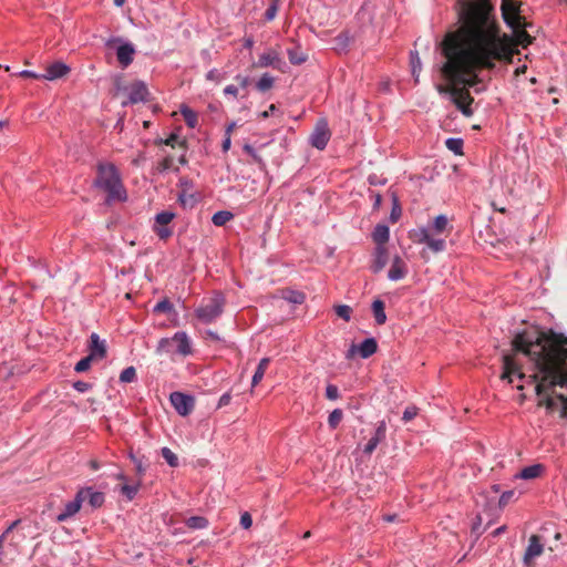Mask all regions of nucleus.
Instances as JSON below:
<instances>
[{
    "instance_id": "obj_1",
    "label": "nucleus",
    "mask_w": 567,
    "mask_h": 567,
    "mask_svg": "<svg viewBox=\"0 0 567 567\" xmlns=\"http://www.w3.org/2000/svg\"><path fill=\"white\" fill-rule=\"evenodd\" d=\"M463 27L457 32L447 33L441 43L444 62L439 71L446 84L437 83L439 94L454 97L461 86L476 87V70L492 69L495 61L506 55L491 7L485 0L463 1L460 10Z\"/></svg>"
},
{
    "instance_id": "obj_2",
    "label": "nucleus",
    "mask_w": 567,
    "mask_h": 567,
    "mask_svg": "<svg viewBox=\"0 0 567 567\" xmlns=\"http://www.w3.org/2000/svg\"><path fill=\"white\" fill-rule=\"evenodd\" d=\"M512 346L513 353L503 357L502 379L532 383L550 409L555 399L567 398V336L532 328L517 333Z\"/></svg>"
},
{
    "instance_id": "obj_3",
    "label": "nucleus",
    "mask_w": 567,
    "mask_h": 567,
    "mask_svg": "<svg viewBox=\"0 0 567 567\" xmlns=\"http://www.w3.org/2000/svg\"><path fill=\"white\" fill-rule=\"evenodd\" d=\"M94 185L107 193L106 202L125 200L126 194L117 169L112 164L99 165Z\"/></svg>"
},
{
    "instance_id": "obj_4",
    "label": "nucleus",
    "mask_w": 567,
    "mask_h": 567,
    "mask_svg": "<svg viewBox=\"0 0 567 567\" xmlns=\"http://www.w3.org/2000/svg\"><path fill=\"white\" fill-rule=\"evenodd\" d=\"M155 353L189 355L192 353V341L185 331H177L172 338H162L156 347Z\"/></svg>"
},
{
    "instance_id": "obj_5",
    "label": "nucleus",
    "mask_w": 567,
    "mask_h": 567,
    "mask_svg": "<svg viewBox=\"0 0 567 567\" xmlns=\"http://www.w3.org/2000/svg\"><path fill=\"white\" fill-rule=\"evenodd\" d=\"M498 493V485L491 486L489 491L482 492L476 496V506L483 507L485 511H492L496 507L502 509L515 497L516 494L515 491L511 489L502 493V495L497 498Z\"/></svg>"
},
{
    "instance_id": "obj_6",
    "label": "nucleus",
    "mask_w": 567,
    "mask_h": 567,
    "mask_svg": "<svg viewBox=\"0 0 567 567\" xmlns=\"http://www.w3.org/2000/svg\"><path fill=\"white\" fill-rule=\"evenodd\" d=\"M225 297L220 292H215L207 303L199 306L195 310L196 318L205 323H212L224 312Z\"/></svg>"
},
{
    "instance_id": "obj_7",
    "label": "nucleus",
    "mask_w": 567,
    "mask_h": 567,
    "mask_svg": "<svg viewBox=\"0 0 567 567\" xmlns=\"http://www.w3.org/2000/svg\"><path fill=\"white\" fill-rule=\"evenodd\" d=\"M105 47L114 48L120 65L125 69L134 60L135 47L128 40L122 37H111L104 42Z\"/></svg>"
},
{
    "instance_id": "obj_8",
    "label": "nucleus",
    "mask_w": 567,
    "mask_h": 567,
    "mask_svg": "<svg viewBox=\"0 0 567 567\" xmlns=\"http://www.w3.org/2000/svg\"><path fill=\"white\" fill-rule=\"evenodd\" d=\"M330 136L331 133L327 120L320 118L317 121L315 130L312 131L309 141L311 146L319 151H322L327 147Z\"/></svg>"
},
{
    "instance_id": "obj_9",
    "label": "nucleus",
    "mask_w": 567,
    "mask_h": 567,
    "mask_svg": "<svg viewBox=\"0 0 567 567\" xmlns=\"http://www.w3.org/2000/svg\"><path fill=\"white\" fill-rule=\"evenodd\" d=\"M81 503L87 504L92 509L100 508L105 502L104 493L96 491L92 486L81 487L78 492Z\"/></svg>"
},
{
    "instance_id": "obj_10",
    "label": "nucleus",
    "mask_w": 567,
    "mask_h": 567,
    "mask_svg": "<svg viewBox=\"0 0 567 567\" xmlns=\"http://www.w3.org/2000/svg\"><path fill=\"white\" fill-rule=\"evenodd\" d=\"M174 217L175 214L168 210H163L155 215V225L153 230L159 239H167L173 235L172 228L167 227V225L174 219Z\"/></svg>"
},
{
    "instance_id": "obj_11",
    "label": "nucleus",
    "mask_w": 567,
    "mask_h": 567,
    "mask_svg": "<svg viewBox=\"0 0 567 567\" xmlns=\"http://www.w3.org/2000/svg\"><path fill=\"white\" fill-rule=\"evenodd\" d=\"M169 400L176 412L182 416L188 415L194 409V398L192 395L173 392Z\"/></svg>"
},
{
    "instance_id": "obj_12",
    "label": "nucleus",
    "mask_w": 567,
    "mask_h": 567,
    "mask_svg": "<svg viewBox=\"0 0 567 567\" xmlns=\"http://www.w3.org/2000/svg\"><path fill=\"white\" fill-rule=\"evenodd\" d=\"M466 87L467 86H461L451 102L457 107V110L461 111L464 116L471 117L473 115L471 104L474 100L470 95V92L466 90Z\"/></svg>"
},
{
    "instance_id": "obj_13",
    "label": "nucleus",
    "mask_w": 567,
    "mask_h": 567,
    "mask_svg": "<svg viewBox=\"0 0 567 567\" xmlns=\"http://www.w3.org/2000/svg\"><path fill=\"white\" fill-rule=\"evenodd\" d=\"M378 350V343L374 338L364 339L359 346L352 344L350 349L347 351V359L353 357L355 352L360 354L362 359H368L372 354H374Z\"/></svg>"
},
{
    "instance_id": "obj_14",
    "label": "nucleus",
    "mask_w": 567,
    "mask_h": 567,
    "mask_svg": "<svg viewBox=\"0 0 567 567\" xmlns=\"http://www.w3.org/2000/svg\"><path fill=\"white\" fill-rule=\"evenodd\" d=\"M544 551V545L540 542L539 536L532 535L528 539V545L526 547L523 560L526 566H530L533 560L539 557Z\"/></svg>"
},
{
    "instance_id": "obj_15",
    "label": "nucleus",
    "mask_w": 567,
    "mask_h": 567,
    "mask_svg": "<svg viewBox=\"0 0 567 567\" xmlns=\"http://www.w3.org/2000/svg\"><path fill=\"white\" fill-rule=\"evenodd\" d=\"M386 435V423L384 420L378 422L373 435L369 439L363 447V453L370 455L377 446L385 439Z\"/></svg>"
},
{
    "instance_id": "obj_16",
    "label": "nucleus",
    "mask_w": 567,
    "mask_h": 567,
    "mask_svg": "<svg viewBox=\"0 0 567 567\" xmlns=\"http://www.w3.org/2000/svg\"><path fill=\"white\" fill-rule=\"evenodd\" d=\"M148 95L146 85L143 82H135L128 90L127 101L122 102V106L145 102Z\"/></svg>"
},
{
    "instance_id": "obj_17",
    "label": "nucleus",
    "mask_w": 567,
    "mask_h": 567,
    "mask_svg": "<svg viewBox=\"0 0 567 567\" xmlns=\"http://www.w3.org/2000/svg\"><path fill=\"white\" fill-rule=\"evenodd\" d=\"M81 506H82V503H81L80 497H79V495L76 493L74 499L68 502L64 505V508L61 511V513H59L56 515L55 520L58 523L66 522L68 519H70L71 517L75 516L80 512Z\"/></svg>"
},
{
    "instance_id": "obj_18",
    "label": "nucleus",
    "mask_w": 567,
    "mask_h": 567,
    "mask_svg": "<svg viewBox=\"0 0 567 567\" xmlns=\"http://www.w3.org/2000/svg\"><path fill=\"white\" fill-rule=\"evenodd\" d=\"M90 355L94 359H103L106 355V343L97 333L93 332L90 336Z\"/></svg>"
},
{
    "instance_id": "obj_19",
    "label": "nucleus",
    "mask_w": 567,
    "mask_h": 567,
    "mask_svg": "<svg viewBox=\"0 0 567 567\" xmlns=\"http://www.w3.org/2000/svg\"><path fill=\"white\" fill-rule=\"evenodd\" d=\"M408 269L405 262L400 256H395L388 272V278L391 281H398L405 277Z\"/></svg>"
},
{
    "instance_id": "obj_20",
    "label": "nucleus",
    "mask_w": 567,
    "mask_h": 567,
    "mask_svg": "<svg viewBox=\"0 0 567 567\" xmlns=\"http://www.w3.org/2000/svg\"><path fill=\"white\" fill-rule=\"evenodd\" d=\"M281 64H284V62L275 50H268L260 54L257 62L259 68L272 66L275 69H280Z\"/></svg>"
},
{
    "instance_id": "obj_21",
    "label": "nucleus",
    "mask_w": 567,
    "mask_h": 567,
    "mask_svg": "<svg viewBox=\"0 0 567 567\" xmlns=\"http://www.w3.org/2000/svg\"><path fill=\"white\" fill-rule=\"evenodd\" d=\"M69 71L70 68L65 63L54 62L47 68L45 73L42 74L41 78L49 81H53L64 76L66 73H69Z\"/></svg>"
},
{
    "instance_id": "obj_22",
    "label": "nucleus",
    "mask_w": 567,
    "mask_h": 567,
    "mask_svg": "<svg viewBox=\"0 0 567 567\" xmlns=\"http://www.w3.org/2000/svg\"><path fill=\"white\" fill-rule=\"evenodd\" d=\"M544 466L540 463H534L530 466L523 468L519 473L515 474V478L534 480L542 475Z\"/></svg>"
},
{
    "instance_id": "obj_23",
    "label": "nucleus",
    "mask_w": 567,
    "mask_h": 567,
    "mask_svg": "<svg viewBox=\"0 0 567 567\" xmlns=\"http://www.w3.org/2000/svg\"><path fill=\"white\" fill-rule=\"evenodd\" d=\"M502 10H503V18H504L505 22L509 27L514 28L515 27V13L517 10V2L504 0Z\"/></svg>"
},
{
    "instance_id": "obj_24",
    "label": "nucleus",
    "mask_w": 567,
    "mask_h": 567,
    "mask_svg": "<svg viewBox=\"0 0 567 567\" xmlns=\"http://www.w3.org/2000/svg\"><path fill=\"white\" fill-rule=\"evenodd\" d=\"M388 262L386 250L383 246H378L374 252V260L371 269L374 274L380 272Z\"/></svg>"
},
{
    "instance_id": "obj_25",
    "label": "nucleus",
    "mask_w": 567,
    "mask_h": 567,
    "mask_svg": "<svg viewBox=\"0 0 567 567\" xmlns=\"http://www.w3.org/2000/svg\"><path fill=\"white\" fill-rule=\"evenodd\" d=\"M374 320L377 324L381 326L386 321V315L384 311V302L380 299H375L371 306Z\"/></svg>"
},
{
    "instance_id": "obj_26",
    "label": "nucleus",
    "mask_w": 567,
    "mask_h": 567,
    "mask_svg": "<svg viewBox=\"0 0 567 567\" xmlns=\"http://www.w3.org/2000/svg\"><path fill=\"white\" fill-rule=\"evenodd\" d=\"M390 238V229L386 225L379 224L374 227L373 230V239L379 245L382 246Z\"/></svg>"
},
{
    "instance_id": "obj_27",
    "label": "nucleus",
    "mask_w": 567,
    "mask_h": 567,
    "mask_svg": "<svg viewBox=\"0 0 567 567\" xmlns=\"http://www.w3.org/2000/svg\"><path fill=\"white\" fill-rule=\"evenodd\" d=\"M410 65H411V73H412V76L414 78V81L419 82V76L422 71V62H421L417 51L410 52Z\"/></svg>"
},
{
    "instance_id": "obj_28",
    "label": "nucleus",
    "mask_w": 567,
    "mask_h": 567,
    "mask_svg": "<svg viewBox=\"0 0 567 567\" xmlns=\"http://www.w3.org/2000/svg\"><path fill=\"white\" fill-rule=\"evenodd\" d=\"M269 358H262L259 363H258V367L252 375V379H251V385L252 386H256L264 378L265 375V371L269 364Z\"/></svg>"
},
{
    "instance_id": "obj_29",
    "label": "nucleus",
    "mask_w": 567,
    "mask_h": 567,
    "mask_svg": "<svg viewBox=\"0 0 567 567\" xmlns=\"http://www.w3.org/2000/svg\"><path fill=\"white\" fill-rule=\"evenodd\" d=\"M432 231L430 228L420 227L417 229H413L411 233V237L417 244H426Z\"/></svg>"
},
{
    "instance_id": "obj_30",
    "label": "nucleus",
    "mask_w": 567,
    "mask_h": 567,
    "mask_svg": "<svg viewBox=\"0 0 567 567\" xmlns=\"http://www.w3.org/2000/svg\"><path fill=\"white\" fill-rule=\"evenodd\" d=\"M234 218V214L229 210H219V212H216L213 217H212V221L215 226H224L226 225L229 220H231Z\"/></svg>"
},
{
    "instance_id": "obj_31",
    "label": "nucleus",
    "mask_w": 567,
    "mask_h": 567,
    "mask_svg": "<svg viewBox=\"0 0 567 567\" xmlns=\"http://www.w3.org/2000/svg\"><path fill=\"white\" fill-rule=\"evenodd\" d=\"M434 234H431L427 243L425 244L427 248L433 252H442L446 248V241L443 238H435L433 236Z\"/></svg>"
},
{
    "instance_id": "obj_32",
    "label": "nucleus",
    "mask_w": 567,
    "mask_h": 567,
    "mask_svg": "<svg viewBox=\"0 0 567 567\" xmlns=\"http://www.w3.org/2000/svg\"><path fill=\"white\" fill-rule=\"evenodd\" d=\"M449 225V219L445 215H439L433 220L432 227L430 228L432 234L439 235L443 233Z\"/></svg>"
},
{
    "instance_id": "obj_33",
    "label": "nucleus",
    "mask_w": 567,
    "mask_h": 567,
    "mask_svg": "<svg viewBox=\"0 0 567 567\" xmlns=\"http://www.w3.org/2000/svg\"><path fill=\"white\" fill-rule=\"evenodd\" d=\"M445 145L449 151L454 153L455 155H461L463 153V140L460 137H449L445 141Z\"/></svg>"
},
{
    "instance_id": "obj_34",
    "label": "nucleus",
    "mask_w": 567,
    "mask_h": 567,
    "mask_svg": "<svg viewBox=\"0 0 567 567\" xmlns=\"http://www.w3.org/2000/svg\"><path fill=\"white\" fill-rule=\"evenodd\" d=\"M181 114L189 127L194 128L197 125V114L192 109L186 105H182Z\"/></svg>"
},
{
    "instance_id": "obj_35",
    "label": "nucleus",
    "mask_w": 567,
    "mask_h": 567,
    "mask_svg": "<svg viewBox=\"0 0 567 567\" xmlns=\"http://www.w3.org/2000/svg\"><path fill=\"white\" fill-rule=\"evenodd\" d=\"M275 79L269 73H264L256 83V87L260 92L270 90L274 85Z\"/></svg>"
},
{
    "instance_id": "obj_36",
    "label": "nucleus",
    "mask_w": 567,
    "mask_h": 567,
    "mask_svg": "<svg viewBox=\"0 0 567 567\" xmlns=\"http://www.w3.org/2000/svg\"><path fill=\"white\" fill-rule=\"evenodd\" d=\"M173 311L174 305L167 298L162 299L153 307L154 313H171Z\"/></svg>"
},
{
    "instance_id": "obj_37",
    "label": "nucleus",
    "mask_w": 567,
    "mask_h": 567,
    "mask_svg": "<svg viewBox=\"0 0 567 567\" xmlns=\"http://www.w3.org/2000/svg\"><path fill=\"white\" fill-rule=\"evenodd\" d=\"M186 525L193 529H203L207 527L208 520L203 516H192L186 520Z\"/></svg>"
},
{
    "instance_id": "obj_38",
    "label": "nucleus",
    "mask_w": 567,
    "mask_h": 567,
    "mask_svg": "<svg viewBox=\"0 0 567 567\" xmlns=\"http://www.w3.org/2000/svg\"><path fill=\"white\" fill-rule=\"evenodd\" d=\"M287 53L291 64L299 65L307 60L306 54L298 49H288Z\"/></svg>"
},
{
    "instance_id": "obj_39",
    "label": "nucleus",
    "mask_w": 567,
    "mask_h": 567,
    "mask_svg": "<svg viewBox=\"0 0 567 567\" xmlns=\"http://www.w3.org/2000/svg\"><path fill=\"white\" fill-rule=\"evenodd\" d=\"M138 491V485L123 484L120 487L121 494L127 499L132 501Z\"/></svg>"
},
{
    "instance_id": "obj_40",
    "label": "nucleus",
    "mask_w": 567,
    "mask_h": 567,
    "mask_svg": "<svg viewBox=\"0 0 567 567\" xmlns=\"http://www.w3.org/2000/svg\"><path fill=\"white\" fill-rule=\"evenodd\" d=\"M284 298L295 305H300L305 301V295L300 291L289 290L286 292Z\"/></svg>"
},
{
    "instance_id": "obj_41",
    "label": "nucleus",
    "mask_w": 567,
    "mask_h": 567,
    "mask_svg": "<svg viewBox=\"0 0 567 567\" xmlns=\"http://www.w3.org/2000/svg\"><path fill=\"white\" fill-rule=\"evenodd\" d=\"M136 379V370L134 367L125 368L120 374V382L130 383Z\"/></svg>"
},
{
    "instance_id": "obj_42",
    "label": "nucleus",
    "mask_w": 567,
    "mask_h": 567,
    "mask_svg": "<svg viewBox=\"0 0 567 567\" xmlns=\"http://www.w3.org/2000/svg\"><path fill=\"white\" fill-rule=\"evenodd\" d=\"M343 412L341 409H334L328 416V424L331 429H336L341 422Z\"/></svg>"
},
{
    "instance_id": "obj_43",
    "label": "nucleus",
    "mask_w": 567,
    "mask_h": 567,
    "mask_svg": "<svg viewBox=\"0 0 567 567\" xmlns=\"http://www.w3.org/2000/svg\"><path fill=\"white\" fill-rule=\"evenodd\" d=\"M178 202L184 206V207H193L196 203H197V199H196V196L195 194H187L186 192H182L179 195H178Z\"/></svg>"
},
{
    "instance_id": "obj_44",
    "label": "nucleus",
    "mask_w": 567,
    "mask_h": 567,
    "mask_svg": "<svg viewBox=\"0 0 567 567\" xmlns=\"http://www.w3.org/2000/svg\"><path fill=\"white\" fill-rule=\"evenodd\" d=\"M401 206L399 204L398 197L395 194L392 195V209L390 213L391 221H396L401 216Z\"/></svg>"
},
{
    "instance_id": "obj_45",
    "label": "nucleus",
    "mask_w": 567,
    "mask_h": 567,
    "mask_svg": "<svg viewBox=\"0 0 567 567\" xmlns=\"http://www.w3.org/2000/svg\"><path fill=\"white\" fill-rule=\"evenodd\" d=\"M336 310V313L342 318L344 321H350L351 319V313H352V309L351 307L347 306V305H339L334 308Z\"/></svg>"
},
{
    "instance_id": "obj_46",
    "label": "nucleus",
    "mask_w": 567,
    "mask_h": 567,
    "mask_svg": "<svg viewBox=\"0 0 567 567\" xmlns=\"http://www.w3.org/2000/svg\"><path fill=\"white\" fill-rule=\"evenodd\" d=\"M94 360V358H92L90 354L86 355L85 358L81 359L74 367V370L76 372H84L86 370L90 369L91 367V362Z\"/></svg>"
},
{
    "instance_id": "obj_47",
    "label": "nucleus",
    "mask_w": 567,
    "mask_h": 567,
    "mask_svg": "<svg viewBox=\"0 0 567 567\" xmlns=\"http://www.w3.org/2000/svg\"><path fill=\"white\" fill-rule=\"evenodd\" d=\"M178 140H179V136L177 133H171L168 137L159 138L155 143L174 147L175 144L178 142Z\"/></svg>"
},
{
    "instance_id": "obj_48",
    "label": "nucleus",
    "mask_w": 567,
    "mask_h": 567,
    "mask_svg": "<svg viewBox=\"0 0 567 567\" xmlns=\"http://www.w3.org/2000/svg\"><path fill=\"white\" fill-rule=\"evenodd\" d=\"M244 152L247 153L249 156H251V158L254 159V162L258 163V164H261L262 163V158L261 156L256 152L255 147L249 145V144H246L244 146Z\"/></svg>"
},
{
    "instance_id": "obj_49",
    "label": "nucleus",
    "mask_w": 567,
    "mask_h": 567,
    "mask_svg": "<svg viewBox=\"0 0 567 567\" xmlns=\"http://www.w3.org/2000/svg\"><path fill=\"white\" fill-rule=\"evenodd\" d=\"M326 396L327 399L334 401L339 398V389L334 384H328L326 388Z\"/></svg>"
},
{
    "instance_id": "obj_50",
    "label": "nucleus",
    "mask_w": 567,
    "mask_h": 567,
    "mask_svg": "<svg viewBox=\"0 0 567 567\" xmlns=\"http://www.w3.org/2000/svg\"><path fill=\"white\" fill-rule=\"evenodd\" d=\"M416 415H417V408H415V406H408L403 411L402 420L404 422H409V421L413 420Z\"/></svg>"
},
{
    "instance_id": "obj_51",
    "label": "nucleus",
    "mask_w": 567,
    "mask_h": 567,
    "mask_svg": "<svg viewBox=\"0 0 567 567\" xmlns=\"http://www.w3.org/2000/svg\"><path fill=\"white\" fill-rule=\"evenodd\" d=\"M206 79L208 81H214L216 83H219L223 80V74L217 69H212L207 72Z\"/></svg>"
},
{
    "instance_id": "obj_52",
    "label": "nucleus",
    "mask_w": 567,
    "mask_h": 567,
    "mask_svg": "<svg viewBox=\"0 0 567 567\" xmlns=\"http://www.w3.org/2000/svg\"><path fill=\"white\" fill-rule=\"evenodd\" d=\"M92 385L85 381H76L73 383V389L78 391L79 393H85L87 392Z\"/></svg>"
},
{
    "instance_id": "obj_53",
    "label": "nucleus",
    "mask_w": 567,
    "mask_h": 567,
    "mask_svg": "<svg viewBox=\"0 0 567 567\" xmlns=\"http://www.w3.org/2000/svg\"><path fill=\"white\" fill-rule=\"evenodd\" d=\"M240 525L243 528L248 529L252 525V518L248 512H245L240 516Z\"/></svg>"
},
{
    "instance_id": "obj_54",
    "label": "nucleus",
    "mask_w": 567,
    "mask_h": 567,
    "mask_svg": "<svg viewBox=\"0 0 567 567\" xmlns=\"http://www.w3.org/2000/svg\"><path fill=\"white\" fill-rule=\"evenodd\" d=\"M277 10H278L277 3L276 2L271 3L265 12V19L268 21L272 20L276 17Z\"/></svg>"
},
{
    "instance_id": "obj_55",
    "label": "nucleus",
    "mask_w": 567,
    "mask_h": 567,
    "mask_svg": "<svg viewBox=\"0 0 567 567\" xmlns=\"http://www.w3.org/2000/svg\"><path fill=\"white\" fill-rule=\"evenodd\" d=\"M368 182H369L370 185L382 186V185H384L386 183V179L385 178H381V177H379L375 174H372V175H369Z\"/></svg>"
},
{
    "instance_id": "obj_56",
    "label": "nucleus",
    "mask_w": 567,
    "mask_h": 567,
    "mask_svg": "<svg viewBox=\"0 0 567 567\" xmlns=\"http://www.w3.org/2000/svg\"><path fill=\"white\" fill-rule=\"evenodd\" d=\"M560 404L561 409H560V415L561 417L564 419H567V398H564V399H555V406L557 404Z\"/></svg>"
},
{
    "instance_id": "obj_57",
    "label": "nucleus",
    "mask_w": 567,
    "mask_h": 567,
    "mask_svg": "<svg viewBox=\"0 0 567 567\" xmlns=\"http://www.w3.org/2000/svg\"><path fill=\"white\" fill-rule=\"evenodd\" d=\"M364 467H368L367 463H361V462L355 463L354 467L351 468L353 476H355L358 474L359 478H362L361 474L363 473Z\"/></svg>"
},
{
    "instance_id": "obj_58",
    "label": "nucleus",
    "mask_w": 567,
    "mask_h": 567,
    "mask_svg": "<svg viewBox=\"0 0 567 567\" xmlns=\"http://www.w3.org/2000/svg\"><path fill=\"white\" fill-rule=\"evenodd\" d=\"M178 185L183 188V192H187L194 187L193 182L187 177L179 178Z\"/></svg>"
},
{
    "instance_id": "obj_59",
    "label": "nucleus",
    "mask_w": 567,
    "mask_h": 567,
    "mask_svg": "<svg viewBox=\"0 0 567 567\" xmlns=\"http://www.w3.org/2000/svg\"><path fill=\"white\" fill-rule=\"evenodd\" d=\"M172 165V157H165L159 164H158V171L161 173H164L171 168Z\"/></svg>"
},
{
    "instance_id": "obj_60",
    "label": "nucleus",
    "mask_w": 567,
    "mask_h": 567,
    "mask_svg": "<svg viewBox=\"0 0 567 567\" xmlns=\"http://www.w3.org/2000/svg\"><path fill=\"white\" fill-rule=\"evenodd\" d=\"M161 453L165 461H177L176 455L168 447H162Z\"/></svg>"
},
{
    "instance_id": "obj_61",
    "label": "nucleus",
    "mask_w": 567,
    "mask_h": 567,
    "mask_svg": "<svg viewBox=\"0 0 567 567\" xmlns=\"http://www.w3.org/2000/svg\"><path fill=\"white\" fill-rule=\"evenodd\" d=\"M370 197L373 199V208L379 209L382 202V196L379 193L370 192Z\"/></svg>"
},
{
    "instance_id": "obj_62",
    "label": "nucleus",
    "mask_w": 567,
    "mask_h": 567,
    "mask_svg": "<svg viewBox=\"0 0 567 567\" xmlns=\"http://www.w3.org/2000/svg\"><path fill=\"white\" fill-rule=\"evenodd\" d=\"M230 400H231V395L230 393L226 392L224 393L219 400H218V404H217V408H223V406H226L230 403Z\"/></svg>"
},
{
    "instance_id": "obj_63",
    "label": "nucleus",
    "mask_w": 567,
    "mask_h": 567,
    "mask_svg": "<svg viewBox=\"0 0 567 567\" xmlns=\"http://www.w3.org/2000/svg\"><path fill=\"white\" fill-rule=\"evenodd\" d=\"M146 161V156L144 152H138L135 158H133L132 164L134 166H141Z\"/></svg>"
},
{
    "instance_id": "obj_64",
    "label": "nucleus",
    "mask_w": 567,
    "mask_h": 567,
    "mask_svg": "<svg viewBox=\"0 0 567 567\" xmlns=\"http://www.w3.org/2000/svg\"><path fill=\"white\" fill-rule=\"evenodd\" d=\"M224 94L225 95H233V96H237L238 94V87L230 84V85H227L225 89H224Z\"/></svg>"
}]
</instances>
